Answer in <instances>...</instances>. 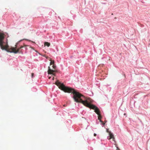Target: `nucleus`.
Instances as JSON below:
<instances>
[{"label": "nucleus", "mask_w": 150, "mask_h": 150, "mask_svg": "<svg viewBox=\"0 0 150 150\" xmlns=\"http://www.w3.org/2000/svg\"><path fill=\"white\" fill-rule=\"evenodd\" d=\"M4 38V34L0 32V47L2 50H5L8 52H13L14 53H17L20 52V50L24 47L26 46V45L21 46L19 48L16 50V45H15V47H10L8 44L7 41L5 42L3 41Z\"/></svg>", "instance_id": "nucleus-2"}, {"label": "nucleus", "mask_w": 150, "mask_h": 150, "mask_svg": "<svg viewBox=\"0 0 150 150\" xmlns=\"http://www.w3.org/2000/svg\"><path fill=\"white\" fill-rule=\"evenodd\" d=\"M51 78V77H50V76L49 77V79H50Z\"/></svg>", "instance_id": "nucleus-11"}, {"label": "nucleus", "mask_w": 150, "mask_h": 150, "mask_svg": "<svg viewBox=\"0 0 150 150\" xmlns=\"http://www.w3.org/2000/svg\"><path fill=\"white\" fill-rule=\"evenodd\" d=\"M102 123V125H104L105 124V123H104L103 122H103H101Z\"/></svg>", "instance_id": "nucleus-8"}, {"label": "nucleus", "mask_w": 150, "mask_h": 150, "mask_svg": "<svg viewBox=\"0 0 150 150\" xmlns=\"http://www.w3.org/2000/svg\"><path fill=\"white\" fill-rule=\"evenodd\" d=\"M110 136V138L109 139H112L113 140L114 139V135L113 134L110 132H109V134Z\"/></svg>", "instance_id": "nucleus-4"}, {"label": "nucleus", "mask_w": 150, "mask_h": 150, "mask_svg": "<svg viewBox=\"0 0 150 150\" xmlns=\"http://www.w3.org/2000/svg\"><path fill=\"white\" fill-rule=\"evenodd\" d=\"M50 45V43L47 42H45L44 43L45 46H47V47H49Z\"/></svg>", "instance_id": "nucleus-5"}, {"label": "nucleus", "mask_w": 150, "mask_h": 150, "mask_svg": "<svg viewBox=\"0 0 150 150\" xmlns=\"http://www.w3.org/2000/svg\"><path fill=\"white\" fill-rule=\"evenodd\" d=\"M46 58L47 59H49L50 61V60H51V59L50 58V57H46Z\"/></svg>", "instance_id": "nucleus-6"}, {"label": "nucleus", "mask_w": 150, "mask_h": 150, "mask_svg": "<svg viewBox=\"0 0 150 150\" xmlns=\"http://www.w3.org/2000/svg\"><path fill=\"white\" fill-rule=\"evenodd\" d=\"M106 122H107V121H105V123Z\"/></svg>", "instance_id": "nucleus-13"}, {"label": "nucleus", "mask_w": 150, "mask_h": 150, "mask_svg": "<svg viewBox=\"0 0 150 150\" xmlns=\"http://www.w3.org/2000/svg\"><path fill=\"white\" fill-rule=\"evenodd\" d=\"M33 75H34V74L33 73H32V77H33Z\"/></svg>", "instance_id": "nucleus-10"}, {"label": "nucleus", "mask_w": 150, "mask_h": 150, "mask_svg": "<svg viewBox=\"0 0 150 150\" xmlns=\"http://www.w3.org/2000/svg\"><path fill=\"white\" fill-rule=\"evenodd\" d=\"M55 84L59 89L65 92L73 93L74 95L73 98L75 101L77 103H81L85 106L94 110L98 115V120L100 122H103L101 120L102 117L99 109L96 106L91 104L92 101L90 98H87L79 92L76 91L74 89L65 86L63 83L59 82V80H57Z\"/></svg>", "instance_id": "nucleus-1"}, {"label": "nucleus", "mask_w": 150, "mask_h": 150, "mask_svg": "<svg viewBox=\"0 0 150 150\" xmlns=\"http://www.w3.org/2000/svg\"><path fill=\"white\" fill-rule=\"evenodd\" d=\"M52 79H53V80H54V77Z\"/></svg>", "instance_id": "nucleus-12"}, {"label": "nucleus", "mask_w": 150, "mask_h": 150, "mask_svg": "<svg viewBox=\"0 0 150 150\" xmlns=\"http://www.w3.org/2000/svg\"><path fill=\"white\" fill-rule=\"evenodd\" d=\"M106 132H107L109 134V132H111L109 131V129H106Z\"/></svg>", "instance_id": "nucleus-7"}, {"label": "nucleus", "mask_w": 150, "mask_h": 150, "mask_svg": "<svg viewBox=\"0 0 150 150\" xmlns=\"http://www.w3.org/2000/svg\"><path fill=\"white\" fill-rule=\"evenodd\" d=\"M50 61V65H52V69H51L50 66L48 67V69L47 71L48 74H52L53 76H55V73L58 71L56 69L57 67L56 65L54 64V60H52L51 59V60Z\"/></svg>", "instance_id": "nucleus-3"}, {"label": "nucleus", "mask_w": 150, "mask_h": 150, "mask_svg": "<svg viewBox=\"0 0 150 150\" xmlns=\"http://www.w3.org/2000/svg\"><path fill=\"white\" fill-rule=\"evenodd\" d=\"M94 136H96V134L94 133Z\"/></svg>", "instance_id": "nucleus-9"}]
</instances>
